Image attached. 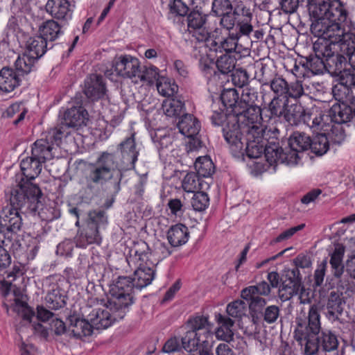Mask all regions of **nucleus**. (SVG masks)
Segmentation results:
<instances>
[{
	"label": "nucleus",
	"instance_id": "obj_14",
	"mask_svg": "<svg viewBox=\"0 0 355 355\" xmlns=\"http://www.w3.org/2000/svg\"><path fill=\"white\" fill-rule=\"evenodd\" d=\"M107 225V216L105 211H89L85 226L76 236V246L85 248L91 244L100 245L102 242L101 230L105 229Z\"/></svg>",
	"mask_w": 355,
	"mask_h": 355
},
{
	"label": "nucleus",
	"instance_id": "obj_17",
	"mask_svg": "<svg viewBox=\"0 0 355 355\" xmlns=\"http://www.w3.org/2000/svg\"><path fill=\"white\" fill-rule=\"evenodd\" d=\"M345 247L339 245L329 254V264L331 267V278L336 281L345 279L350 282L355 280V254L349 256L343 263Z\"/></svg>",
	"mask_w": 355,
	"mask_h": 355
},
{
	"label": "nucleus",
	"instance_id": "obj_35",
	"mask_svg": "<svg viewBox=\"0 0 355 355\" xmlns=\"http://www.w3.org/2000/svg\"><path fill=\"white\" fill-rule=\"evenodd\" d=\"M20 168L25 181L32 182L41 173L42 163L38 161L33 155L21 159Z\"/></svg>",
	"mask_w": 355,
	"mask_h": 355
},
{
	"label": "nucleus",
	"instance_id": "obj_58",
	"mask_svg": "<svg viewBox=\"0 0 355 355\" xmlns=\"http://www.w3.org/2000/svg\"><path fill=\"white\" fill-rule=\"evenodd\" d=\"M231 77L233 85L240 88L246 86L249 83L250 76L248 71L242 68L234 69Z\"/></svg>",
	"mask_w": 355,
	"mask_h": 355
},
{
	"label": "nucleus",
	"instance_id": "obj_5",
	"mask_svg": "<svg viewBox=\"0 0 355 355\" xmlns=\"http://www.w3.org/2000/svg\"><path fill=\"white\" fill-rule=\"evenodd\" d=\"M354 89L355 69L345 70L332 87L333 96L338 103L331 106L327 116L338 123L355 119Z\"/></svg>",
	"mask_w": 355,
	"mask_h": 355
},
{
	"label": "nucleus",
	"instance_id": "obj_49",
	"mask_svg": "<svg viewBox=\"0 0 355 355\" xmlns=\"http://www.w3.org/2000/svg\"><path fill=\"white\" fill-rule=\"evenodd\" d=\"M184 108V102L178 98H168L162 103L164 113L170 117L180 116Z\"/></svg>",
	"mask_w": 355,
	"mask_h": 355
},
{
	"label": "nucleus",
	"instance_id": "obj_26",
	"mask_svg": "<svg viewBox=\"0 0 355 355\" xmlns=\"http://www.w3.org/2000/svg\"><path fill=\"white\" fill-rule=\"evenodd\" d=\"M87 317L93 329H107L114 322L124 318L116 317L114 310L108 307V302L106 309L94 308L88 313Z\"/></svg>",
	"mask_w": 355,
	"mask_h": 355
},
{
	"label": "nucleus",
	"instance_id": "obj_36",
	"mask_svg": "<svg viewBox=\"0 0 355 355\" xmlns=\"http://www.w3.org/2000/svg\"><path fill=\"white\" fill-rule=\"evenodd\" d=\"M189 237V229L182 223L172 225L167 232V239L173 247H179L185 244Z\"/></svg>",
	"mask_w": 355,
	"mask_h": 355
},
{
	"label": "nucleus",
	"instance_id": "obj_15",
	"mask_svg": "<svg viewBox=\"0 0 355 355\" xmlns=\"http://www.w3.org/2000/svg\"><path fill=\"white\" fill-rule=\"evenodd\" d=\"M253 32V26L251 21H241L234 24L233 27L223 28H216L213 31V37L215 39V44L218 49H222L226 53H232L233 49L236 46V42L240 41L243 36L248 37Z\"/></svg>",
	"mask_w": 355,
	"mask_h": 355
},
{
	"label": "nucleus",
	"instance_id": "obj_57",
	"mask_svg": "<svg viewBox=\"0 0 355 355\" xmlns=\"http://www.w3.org/2000/svg\"><path fill=\"white\" fill-rule=\"evenodd\" d=\"M199 185V176L194 172L187 173L182 181V189L189 193H194Z\"/></svg>",
	"mask_w": 355,
	"mask_h": 355
},
{
	"label": "nucleus",
	"instance_id": "obj_41",
	"mask_svg": "<svg viewBox=\"0 0 355 355\" xmlns=\"http://www.w3.org/2000/svg\"><path fill=\"white\" fill-rule=\"evenodd\" d=\"M223 105L227 109H231L228 114L239 115V94L236 89H224L220 94Z\"/></svg>",
	"mask_w": 355,
	"mask_h": 355
},
{
	"label": "nucleus",
	"instance_id": "obj_30",
	"mask_svg": "<svg viewBox=\"0 0 355 355\" xmlns=\"http://www.w3.org/2000/svg\"><path fill=\"white\" fill-rule=\"evenodd\" d=\"M24 53L37 61L53 45L48 43L40 35H37L28 39Z\"/></svg>",
	"mask_w": 355,
	"mask_h": 355
},
{
	"label": "nucleus",
	"instance_id": "obj_18",
	"mask_svg": "<svg viewBox=\"0 0 355 355\" xmlns=\"http://www.w3.org/2000/svg\"><path fill=\"white\" fill-rule=\"evenodd\" d=\"M63 137L61 129H51L45 138L36 140L32 145L31 155L44 164L54 157L56 147L60 146Z\"/></svg>",
	"mask_w": 355,
	"mask_h": 355
},
{
	"label": "nucleus",
	"instance_id": "obj_2",
	"mask_svg": "<svg viewBox=\"0 0 355 355\" xmlns=\"http://www.w3.org/2000/svg\"><path fill=\"white\" fill-rule=\"evenodd\" d=\"M307 7L312 21L311 31L315 37H327L344 32L348 12L340 0H309Z\"/></svg>",
	"mask_w": 355,
	"mask_h": 355
},
{
	"label": "nucleus",
	"instance_id": "obj_40",
	"mask_svg": "<svg viewBox=\"0 0 355 355\" xmlns=\"http://www.w3.org/2000/svg\"><path fill=\"white\" fill-rule=\"evenodd\" d=\"M182 347L187 352H196L199 348L208 343L207 339L195 333L193 331L188 330L181 338Z\"/></svg>",
	"mask_w": 355,
	"mask_h": 355
},
{
	"label": "nucleus",
	"instance_id": "obj_59",
	"mask_svg": "<svg viewBox=\"0 0 355 355\" xmlns=\"http://www.w3.org/2000/svg\"><path fill=\"white\" fill-rule=\"evenodd\" d=\"M304 94V91L302 81L297 80L295 82L291 83L290 84H287L286 92L285 94V98L287 99L291 98L297 100Z\"/></svg>",
	"mask_w": 355,
	"mask_h": 355
},
{
	"label": "nucleus",
	"instance_id": "obj_12",
	"mask_svg": "<svg viewBox=\"0 0 355 355\" xmlns=\"http://www.w3.org/2000/svg\"><path fill=\"white\" fill-rule=\"evenodd\" d=\"M6 193L10 196V205L17 209L35 214L41 205L40 198L42 193L39 187L21 178L19 182L10 188Z\"/></svg>",
	"mask_w": 355,
	"mask_h": 355
},
{
	"label": "nucleus",
	"instance_id": "obj_37",
	"mask_svg": "<svg viewBox=\"0 0 355 355\" xmlns=\"http://www.w3.org/2000/svg\"><path fill=\"white\" fill-rule=\"evenodd\" d=\"M13 245H6V243L0 242V275L6 272V269L11 263V257L9 252H12L15 256L19 257L23 252L24 248L21 242H12Z\"/></svg>",
	"mask_w": 355,
	"mask_h": 355
},
{
	"label": "nucleus",
	"instance_id": "obj_62",
	"mask_svg": "<svg viewBox=\"0 0 355 355\" xmlns=\"http://www.w3.org/2000/svg\"><path fill=\"white\" fill-rule=\"evenodd\" d=\"M14 309L21 315L24 320L31 322V318L34 316L35 312L28 305V304L19 299L15 300V305Z\"/></svg>",
	"mask_w": 355,
	"mask_h": 355
},
{
	"label": "nucleus",
	"instance_id": "obj_23",
	"mask_svg": "<svg viewBox=\"0 0 355 355\" xmlns=\"http://www.w3.org/2000/svg\"><path fill=\"white\" fill-rule=\"evenodd\" d=\"M286 102L279 97H273L270 102L261 107L258 114L257 125L268 128V125L275 123L282 119Z\"/></svg>",
	"mask_w": 355,
	"mask_h": 355
},
{
	"label": "nucleus",
	"instance_id": "obj_47",
	"mask_svg": "<svg viewBox=\"0 0 355 355\" xmlns=\"http://www.w3.org/2000/svg\"><path fill=\"white\" fill-rule=\"evenodd\" d=\"M194 167L199 177L207 178L214 173V163L207 156L198 157L195 162Z\"/></svg>",
	"mask_w": 355,
	"mask_h": 355
},
{
	"label": "nucleus",
	"instance_id": "obj_55",
	"mask_svg": "<svg viewBox=\"0 0 355 355\" xmlns=\"http://www.w3.org/2000/svg\"><path fill=\"white\" fill-rule=\"evenodd\" d=\"M259 311L263 320L268 324L275 323L280 318V309L277 305L267 306L261 311Z\"/></svg>",
	"mask_w": 355,
	"mask_h": 355
},
{
	"label": "nucleus",
	"instance_id": "obj_56",
	"mask_svg": "<svg viewBox=\"0 0 355 355\" xmlns=\"http://www.w3.org/2000/svg\"><path fill=\"white\" fill-rule=\"evenodd\" d=\"M191 203L194 210L202 211L209 206V198L205 192H194Z\"/></svg>",
	"mask_w": 355,
	"mask_h": 355
},
{
	"label": "nucleus",
	"instance_id": "obj_25",
	"mask_svg": "<svg viewBox=\"0 0 355 355\" xmlns=\"http://www.w3.org/2000/svg\"><path fill=\"white\" fill-rule=\"evenodd\" d=\"M88 120L87 111L82 106V103L78 106H73L67 110L64 113L60 123L53 129H61L63 132V137L67 136L69 132L67 129L69 128H78L83 125H86Z\"/></svg>",
	"mask_w": 355,
	"mask_h": 355
},
{
	"label": "nucleus",
	"instance_id": "obj_54",
	"mask_svg": "<svg viewBox=\"0 0 355 355\" xmlns=\"http://www.w3.org/2000/svg\"><path fill=\"white\" fill-rule=\"evenodd\" d=\"M288 83L283 78L276 76L269 82L263 83L264 85H270L271 90L276 94L275 97L284 96Z\"/></svg>",
	"mask_w": 355,
	"mask_h": 355
},
{
	"label": "nucleus",
	"instance_id": "obj_9",
	"mask_svg": "<svg viewBox=\"0 0 355 355\" xmlns=\"http://www.w3.org/2000/svg\"><path fill=\"white\" fill-rule=\"evenodd\" d=\"M326 284L329 288H336L331 291L327 297L324 304V313L331 321L340 320L346 307V299L355 293V283L340 279L336 281L330 276L326 278Z\"/></svg>",
	"mask_w": 355,
	"mask_h": 355
},
{
	"label": "nucleus",
	"instance_id": "obj_33",
	"mask_svg": "<svg viewBox=\"0 0 355 355\" xmlns=\"http://www.w3.org/2000/svg\"><path fill=\"white\" fill-rule=\"evenodd\" d=\"M178 128L187 137L197 136L201 128L200 121L191 114H184L179 119Z\"/></svg>",
	"mask_w": 355,
	"mask_h": 355
},
{
	"label": "nucleus",
	"instance_id": "obj_16",
	"mask_svg": "<svg viewBox=\"0 0 355 355\" xmlns=\"http://www.w3.org/2000/svg\"><path fill=\"white\" fill-rule=\"evenodd\" d=\"M22 218L19 210L6 206L0 213V242L12 246V242H20L18 232L22 227Z\"/></svg>",
	"mask_w": 355,
	"mask_h": 355
},
{
	"label": "nucleus",
	"instance_id": "obj_46",
	"mask_svg": "<svg viewBox=\"0 0 355 355\" xmlns=\"http://www.w3.org/2000/svg\"><path fill=\"white\" fill-rule=\"evenodd\" d=\"M168 3V19L175 20L176 17H186L190 8L182 0H166Z\"/></svg>",
	"mask_w": 355,
	"mask_h": 355
},
{
	"label": "nucleus",
	"instance_id": "obj_52",
	"mask_svg": "<svg viewBox=\"0 0 355 355\" xmlns=\"http://www.w3.org/2000/svg\"><path fill=\"white\" fill-rule=\"evenodd\" d=\"M331 121L335 123V124L331 126V130L327 136L329 138V142L340 145L345 139V132L342 124L346 123L348 121L338 123L334 121L331 119Z\"/></svg>",
	"mask_w": 355,
	"mask_h": 355
},
{
	"label": "nucleus",
	"instance_id": "obj_24",
	"mask_svg": "<svg viewBox=\"0 0 355 355\" xmlns=\"http://www.w3.org/2000/svg\"><path fill=\"white\" fill-rule=\"evenodd\" d=\"M270 292V285L266 282L263 281L254 286H250L243 289L241 296L243 299L250 300V309L257 312L267 303V300L260 295L267 296Z\"/></svg>",
	"mask_w": 355,
	"mask_h": 355
},
{
	"label": "nucleus",
	"instance_id": "obj_34",
	"mask_svg": "<svg viewBox=\"0 0 355 355\" xmlns=\"http://www.w3.org/2000/svg\"><path fill=\"white\" fill-rule=\"evenodd\" d=\"M69 322V332L74 338L81 339L92 335L93 327L87 317V319H83L76 316H70Z\"/></svg>",
	"mask_w": 355,
	"mask_h": 355
},
{
	"label": "nucleus",
	"instance_id": "obj_3",
	"mask_svg": "<svg viewBox=\"0 0 355 355\" xmlns=\"http://www.w3.org/2000/svg\"><path fill=\"white\" fill-rule=\"evenodd\" d=\"M320 314L317 306L313 305L309 311L307 322H298L295 338L300 345H304L306 354L322 352L328 355H339L336 336L330 332H322L320 335Z\"/></svg>",
	"mask_w": 355,
	"mask_h": 355
},
{
	"label": "nucleus",
	"instance_id": "obj_19",
	"mask_svg": "<svg viewBox=\"0 0 355 355\" xmlns=\"http://www.w3.org/2000/svg\"><path fill=\"white\" fill-rule=\"evenodd\" d=\"M210 14L205 13L201 7L198 6L190 9L186 15L187 31L193 35H197L198 41H205L210 35L209 18Z\"/></svg>",
	"mask_w": 355,
	"mask_h": 355
},
{
	"label": "nucleus",
	"instance_id": "obj_32",
	"mask_svg": "<svg viewBox=\"0 0 355 355\" xmlns=\"http://www.w3.org/2000/svg\"><path fill=\"white\" fill-rule=\"evenodd\" d=\"M22 80L12 68L3 67L0 70V90L10 92L21 85Z\"/></svg>",
	"mask_w": 355,
	"mask_h": 355
},
{
	"label": "nucleus",
	"instance_id": "obj_61",
	"mask_svg": "<svg viewBox=\"0 0 355 355\" xmlns=\"http://www.w3.org/2000/svg\"><path fill=\"white\" fill-rule=\"evenodd\" d=\"M159 69L156 67L145 68L144 70L141 68V74L138 76V81H147L153 84L155 81L159 82Z\"/></svg>",
	"mask_w": 355,
	"mask_h": 355
},
{
	"label": "nucleus",
	"instance_id": "obj_42",
	"mask_svg": "<svg viewBox=\"0 0 355 355\" xmlns=\"http://www.w3.org/2000/svg\"><path fill=\"white\" fill-rule=\"evenodd\" d=\"M36 62V60L24 53L21 55H19L15 60L13 69L18 76L24 79L26 76L34 70Z\"/></svg>",
	"mask_w": 355,
	"mask_h": 355
},
{
	"label": "nucleus",
	"instance_id": "obj_1",
	"mask_svg": "<svg viewBox=\"0 0 355 355\" xmlns=\"http://www.w3.org/2000/svg\"><path fill=\"white\" fill-rule=\"evenodd\" d=\"M121 158L116 153L103 152L95 162L89 163L80 178L79 184L85 198L92 196L98 187L110 184L109 193L116 196L121 191L123 171L133 168L137 161L139 151L136 148L135 133L118 146Z\"/></svg>",
	"mask_w": 355,
	"mask_h": 355
},
{
	"label": "nucleus",
	"instance_id": "obj_39",
	"mask_svg": "<svg viewBox=\"0 0 355 355\" xmlns=\"http://www.w3.org/2000/svg\"><path fill=\"white\" fill-rule=\"evenodd\" d=\"M66 295L64 291L56 284H53L48 291L46 296V302L48 307L57 310L62 308L66 304Z\"/></svg>",
	"mask_w": 355,
	"mask_h": 355
},
{
	"label": "nucleus",
	"instance_id": "obj_21",
	"mask_svg": "<svg viewBox=\"0 0 355 355\" xmlns=\"http://www.w3.org/2000/svg\"><path fill=\"white\" fill-rule=\"evenodd\" d=\"M259 98L258 92L252 87H246L243 89L239 99V116L246 118V121L251 124L258 122V114L261 107L257 103Z\"/></svg>",
	"mask_w": 355,
	"mask_h": 355
},
{
	"label": "nucleus",
	"instance_id": "obj_38",
	"mask_svg": "<svg viewBox=\"0 0 355 355\" xmlns=\"http://www.w3.org/2000/svg\"><path fill=\"white\" fill-rule=\"evenodd\" d=\"M39 35L49 42H52L57 40L63 34L60 24L53 19L47 20L43 22L39 27Z\"/></svg>",
	"mask_w": 355,
	"mask_h": 355
},
{
	"label": "nucleus",
	"instance_id": "obj_48",
	"mask_svg": "<svg viewBox=\"0 0 355 355\" xmlns=\"http://www.w3.org/2000/svg\"><path fill=\"white\" fill-rule=\"evenodd\" d=\"M236 60L235 58L230 55L225 53L218 58L216 62V67L217 68L218 76L220 74L225 75L229 73H232L235 69Z\"/></svg>",
	"mask_w": 355,
	"mask_h": 355
},
{
	"label": "nucleus",
	"instance_id": "obj_31",
	"mask_svg": "<svg viewBox=\"0 0 355 355\" xmlns=\"http://www.w3.org/2000/svg\"><path fill=\"white\" fill-rule=\"evenodd\" d=\"M216 320L219 326L215 331L216 338L218 340L230 343L234 340V334L232 327L234 324V320L220 313L216 315Z\"/></svg>",
	"mask_w": 355,
	"mask_h": 355
},
{
	"label": "nucleus",
	"instance_id": "obj_45",
	"mask_svg": "<svg viewBox=\"0 0 355 355\" xmlns=\"http://www.w3.org/2000/svg\"><path fill=\"white\" fill-rule=\"evenodd\" d=\"M302 121L309 126L313 132L322 128L324 122V114L321 111L313 112L304 108Z\"/></svg>",
	"mask_w": 355,
	"mask_h": 355
},
{
	"label": "nucleus",
	"instance_id": "obj_28",
	"mask_svg": "<svg viewBox=\"0 0 355 355\" xmlns=\"http://www.w3.org/2000/svg\"><path fill=\"white\" fill-rule=\"evenodd\" d=\"M84 93L91 101L102 99L106 94V87L101 76L91 74L85 80Z\"/></svg>",
	"mask_w": 355,
	"mask_h": 355
},
{
	"label": "nucleus",
	"instance_id": "obj_6",
	"mask_svg": "<svg viewBox=\"0 0 355 355\" xmlns=\"http://www.w3.org/2000/svg\"><path fill=\"white\" fill-rule=\"evenodd\" d=\"M211 124L216 127H221L223 136L229 145L230 149L234 157L243 156L245 137L247 128H251V123L246 121V118L240 117L236 114H227L221 109L213 110L210 116Z\"/></svg>",
	"mask_w": 355,
	"mask_h": 355
},
{
	"label": "nucleus",
	"instance_id": "obj_8",
	"mask_svg": "<svg viewBox=\"0 0 355 355\" xmlns=\"http://www.w3.org/2000/svg\"><path fill=\"white\" fill-rule=\"evenodd\" d=\"M250 128H247V135L245 136L243 153L250 159H257L263 153L267 162L270 165H277L279 162H270L266 156V148L271 146V142L278 144L280 132L277 127L263 128V126L251 124Z\"/></svg>",
	"mask_w": 355,
	"mask_h": 355
},
{
	"label": "nucleus",
	"instance_id": "obj_53",
	"mask_svg": "<svg viewBox=\"0 0 355 355\" xmlns=\"http://www.w3.org/2000/svg\"><path fill=\"white\" fill-rule=\"evenodd\" d=\"M226 311L228 315L234 318H241L245 315L247 311V304L241 300H235L227 304Z\"/></svg>",
	"mask_w": 355,
	"mask_h": 355
},
{
	"label": "nucleus",
	"instance_id": "obj_60",
	"mask_svg": "<svg viewBox=\"0 0 355 355\" xmlns=\"http://www.w3.org/2000/svg\"><path fill=\"white\" fill-rule=\"evenodd\" d=\"M299 4V0H278L277 9L279 11V13L290 15L297 12Z\"/></svg>",
	"mask_w": 355,
	"mask_h": 355
},
{
	"label": "nucleus",
	"instance_id": "obj_29",
	"mask_svg": "<svg viewBox=\"0 0 355 355\" xmlns=\"http://www.w3.org/2000/svg\"><path fill=\"white\" fill-rule=\"evenodd\" d=\"M74 6L68 0H48L46 11L57 19L68 20L71 19Z\"/></svg>",
	"mask_w": 355,
	"mask_h": 355
},
{
	"label": "nucleus",
	"instance_id": "obj_44",
	"mask_svg": "<svg viewBox=\"0 0 355 355\" xmlns=\"http://www.w3.org/2000/svg\"><path fill=\"white\" fill-rule=\"evenodd\" d=\"M187 326L189 328V331H193L195 333L203 336L205 339H207L210 336L208 317L200 315L191 318L187 322Z\"/></svg>",
	"mask_w": 355,
	"mask_h": 355
},
{
	"label": "nucleus",
	"instance_id": "obj_27",
	"mask_svg": "<svg viewBox=\"0 0 355 355\" xmlns=\"http://www.w3.org/2000/svg\"><path fill=\"white\" fill-rule=\"evenodd\" d=\"M324 37H318L313 43L315 55H310L304 58L306 66L308 68L309 76L322 74L326 71L324 58L325 51L322 42Z\"/></svg>",
	"mask_w": 355,
	"mask_h": 355
},
{
	"label": "nucleus",
	"instance_id": "obj_22",
	"mask_svg": "<svg viewBox=\"0 0 355 355\" xmlns=\"http://www.w3.org/2000/svg\"><path fill=\"white\" fill-rule=\"evenodd\" d=\"M112 67L118 76L138 83V76L141 74V66L137 58L130 55L116 57L113 60Z\"/></svg>",
	"mask_w": 355,
	"mask_h": 355
},
{
	"label": "nucleus",
	"instance_id": "obj_51",
	"mask_svg": "<svg viewBox=\"0 0 355 355\" xmlns=\"http://www.w3.org/2000/svg\"><path fill=\"white\" fill-rule=\"evenodd\" d=\"M151 139L159 151V156H162V151L171 146L173 143V137L170 135L162 134L160 130L151 133Z\"/></svg>",
	"mask_w": 355,
	"mask_h": 355
},
{
	"label": "nucleus",
	"instance_id": "obj_64",
	"mask_svg": "<svg viewBox=\"0 0 355 355\" xmlns=\"http://www.w3.org/2000/svg\"><path fill=\"white\" fill-rule=\"evenodd\" d=\"M327 268V259H324L320 264H319L317 268L314 271L313 274V287L315 288L317 287H320L322 286L326 270Z\"/></svg>",
	"mask_w": 355,
	"mask_h": 355
},
{
	"label": "nucleus",
	"instance_id": "obj_13",
	"mask_svg": "<svg viewBox=\"0 0 355 355\" xmlns=\"http://www.w3.org/2000/svg\"><path fill=\"white\" fill-rule=\"evenodd\" d=\"M135 288L132 277L119 276L111 285L108 307L114 310L116 317L124 318L135 303Z\"/></svg>",
	"mask_w": 355,
	"mask_h": 355
},
{
	"label": "nucleus",
	"instance_id": "obj_11",
	"mask_svg": "<svg viewBox=\"0 0 355 355\" xmlns=\"http://www.w3.org/2000/svg\"><path fill=\"white\" fill-rule=\"evenodd\" d=\"M150 248L146 242L140 241L134 245L130 250V255L127 258L129 263H133L137 269L132 277V282L136 289L142 288L150 285L155 276V270L153 263H148Z\"/></svg>",
	"mask_w": 355,
	"mask_h": 355
},
{
	"label": "nucleus",
	"instance_id": "obj_4",
	"mask_svg": "<svg viewBox=\"0 0 355 355\" xmlns=\"http://www.w3.org/2000/svg\"><path fill=\"white\" fill-rule=\"evenodd\" d=\"M326 71L340 76L345 70L355 69V34L340 33L324 37Z\"/></svg>",
	"mask_w": 355,
	"mask_h": 355
},
{
	"label": "nucleus",
	"instance_id": "obj_10",
	"mask_svg": "<svg viewBox=\"0 0 355 355\" xmlns=\"http://www.w3.org/2000/svg\"><path fill=\"white\" fill-rule=\"evenodd\" d=\"M210 14L219 18V26L233 27L241 21H252V14L249 7L241 1L213 0Z\"/></svg>",
	"mask_w": 355,
	"mask_h": 355
},
{
	"label": "nucleus",
	"instance_id": "obj_43",
	"mask_svg": "<svg viewBox=\"0 0 355 355\" xmlns=\"http://www.w3.org/2000/svg\"><path fill=\"white\" fill-rule=\"evenodd\" d=\"M304 107L300 104L288 105L286 103L282 118L290 125H297L302 122Z\"/></svg>",
	"mask_w": 355,
	"mask_h": 355
},
{
	"label": "nucleus",
	"instance_id": "obj_50",
	"mask_svg": "<svg viewBox=\"0 0 355 355\" xmlns=\"http://www.w3.org/2000/svg\"><path fill=\"white\" fill-rule=\"evenodd\" d=\"M329 140L324 134H318L311 139V152L317 155H322L327 152L329 148Z\"/></svg>",
	"mask_w": 355,
	"mask_h": 355
},
{
	"label": "nucleus",
	"instance_id": "obj_20",
	"mask_svg": "<svg viewBox=\"0 0 355 355\" xmlns=\"http://www.w3.org/2000/svg\"><path fill=\"white\" fill-rule=\"evenodd\" d=\"M304 291L302 277L297 268L285 270L281 277L278 295L282 302L291 300L293 296L302 295Z\"/></svg>",
	"mask_w": 355,
	"mask_h": 355
},
{
	"label": "nucleus",
	"instance_id": "obj_7",
	"mask_svg": "<svg viewBox=\"0 0 355 355\" xmlns=\"http://www.w3.org/2000/svg\"><path fill=\"white\" fill-rule=\"evenodd\" d=\"M266 148V156L272 162H279L288 166H295L301 159L303 153L311 147V139L304 132H294L288 138L284 147L279 143L271 142Z\"/></svg>",
	"mask_w": 355,
	"mask_h": 355
},
{
	"label": "nucleus",
	"instance_id": "obj_63",
	"mask_svg": "<svg viewBox=\"0 0 355 355\" xmlns=\"http://www.w3.org/2000/svg\"><path fill=\"white\" fill-rule=\"evenodd\" d=\"M157 89L159 94L164 96H171L178 92V85L167 80H159L156 83Z\"/></svg>",
	"mask_w": 355,
	"mask_h": 355
}]
</instances>
